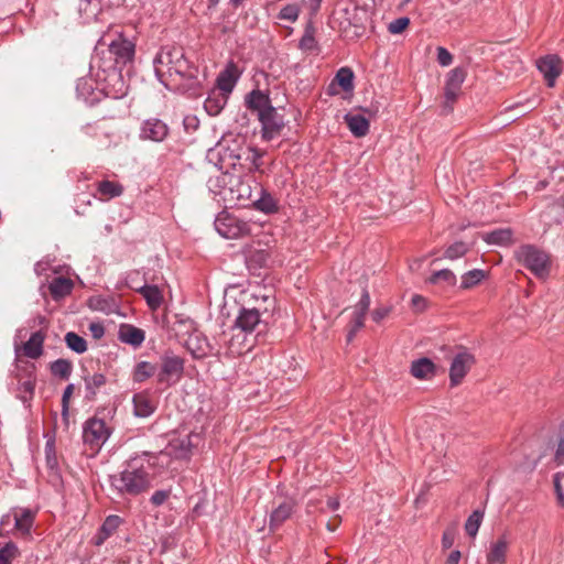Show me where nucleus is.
I'll list each match as a JSON object with an SVG mask.
<instances>
[{
  "label": "nucleus",
  "instance_id": "de8ad7c7",
  "mask_svg": "<svg viewBox=\"0 0 564 564\" xmlns=\"http://www.w3.org/2000/svg\"><path fill=\"white\" fill-rule=\"evenodd\" d=\"M460 91L458 90L445 88V100L443 104L444 112L448 113L453 110V105L457 100Z\"/></svg>",
  "mask_w": 564,
  "mask_h": 564
},
{
  "label": "nucleus",
  "instance_id": "a878e982",
  "mask_svg": "<svg viewBox=\"0 0 564 564\" xmlns=\"http://www.w3.org/2000/svg\"><path fill=\"white\" fill-rule=\"evenodd\" d=\"M236 73V67L234 65H230L219 74L217 78V86L220 90V94L228 97V95L232 91L237 80Z\"/></svg>",
  "mask_w": 564,
  "mask_h": 564
},
{
  "label": "nucleus",
  "instance_id": "a19ab883",
  "mask_svg": "<svg viewBox=\"0 0 564 564\" xmlns=\"http://www.w3.org/2000/svg\"><path fill=\"white\" fill-rule=\"evenodd\" d=\"M105 383L106 377L99 372L85 378L86 389L91 397L96 395L98 389L105 386Z\"/></svg>",
  "mask_w": 564,
  "mask_h": 564
},
{
  "label": "nucleus",
  "instance_id": "20e7f679",
  "mask_svg": "<svg viewBox=\"0 0 564 564\" xmlns=\"http://www.w3.org/2000/svg\"><path fill=\"white\" fill-rule=\"evenodd\" d=\"M517 260L536 276H544L549 273L550 258L547 253L532 245L520 247L516 251Z\"/></svg>",
  "mask_w": 564,
  "mask_h": 564
},
{
  "label": "nucleus",
  "instance_id": "680f3d73",
  "mask_svg": "<svg viewBox=\"0 0 564 564\" xmlns=\"http://www.w3.org/2000/svg\"><path fill=\"white\" fill-rule=\"evenodd\" d=\"M46 464L50 469H54L57 465V459L54 454H51V449L46 454Z\"/></svg>",
  "mask_w": 564,
  "mask_h": 564
},
{
  "label": "nucleus",
  "instance_id": "052dcab7",
  "mask_svg": "<svg viewBox=\"0 0 564 564\" xmlns=\"http://www.w3.org/2000/svg\"><path fill=\"white\" fill-rule=\"evenodd\" d=\"M339 508V501L336 498L329 497L326 500V509L329 511H336Z\"/></svg>",
  "mask_w": 564,
  "mask_h": 564
},
{
  "label": "nucleus",
  "instance_id": "7ed1b4c3",
  "mask_svg": "<svg viewBox=\"0 0 564 564\" xmlns=\"http://www.w3.org/2000/svg\"><path fill=\"white\" fill-rule=\"evenodd\" d=\"M155 73L161 82L164 75L176 74L182 77L192 76L189 64L184 56L182 47L165 46L154 58Z\"/></svg>",
  "mask_w": 564,
  "mask_h": 564
},
{
  "label": "nucleus",
  "instance_id": "8fccbe9b",
  "mask_svg": "<svg viewBox=\"0 0 564 564\" xmlns=\"http://www.w3.org/2000/svg\"><path fill=\"white\" fill-rule=\"evenodd\" d=\"M456 538V529L454 527H449L445 529L442 536V546L444 550H447L453 546Z\"/></svg>",
  "mask_w": 564,
  "mask_h": 564
},
{
  "label": "nucleus",
  "instance_id": "79ce46f5",
  "mask_svg": "<svg viewBox=\"0 0 564 564\" xmlns=\"http://www.w3.org/2000/svg\"><path fill=\"white\" fill-rule=\"evenodd\" d=\"M429 281L431 283L444 282L447 285H454L456 283V276L451 270L443 269V270L435 272L429 279Z\"/></svg>",
  "mask_w": 564,
  "mask_h": 564
},
{
  "label": "nucleus",
  "instance_id": "6e6d98bb",
  "mask_svg": "<svg viewBox=\"0 0 564 564\" xmlns=\"http://www.w3.org/2000/svg\"><path fill=\"white\" fill-rule=\"evenodd\" d=\"M554 458H555V462L558 465H563L564 464V436L561 437L560 441H558Z\"/></svg>",
  "mask_w": 564,
  "mask_h": 564
},
{
  "label": "nucleus",
  "instance_id": "c85d7f7f",
  "mask_svg": "<svg viewBox=\"0 0 564 564\" xmlns=\"http://www.w3.org/2000/svg\"><path fill=\"white\" fill-rule=\"evenodd\" d=\"M97 192L100 195L99 199L109 200L122 195L123 186L117 182L105 180L98 183Z\"/></svg>",
  "mask_w": 564,
  "mask_h": 564
},
{
  "label": "nucleus",
  "instance_id": "473e14b6",
  "mask_svg": "<svg viewBox=\"0 0 564 564\" xmlns=\"http://www.w3.org/2000/svg\"><path fill=\"white\" fill-rule=\"evenodd\" d=\"M156 372V366L149 361H140L137 364L133 370V381L143 382L151 378Z\"/></svg>",
  "mask_w": 564,
  "mask_h": 564
},
{
  "label": "nucleus",
  "instance_id": "5fc2aeb1",
  "mask_svg": "<svg viewBox=\"0 0 564 564\" xmlns=\"http://www.w3.org/2000/svg\"><path fill=\"white\" fill-rule=\"evenodd\" d=\"M169 498V492L164 490L155 491L151 497V502L155 506H161Z\"/></svg>",
  "mask_w": 564,
  "mask_h": 564
},
{
  "label": "nucleus",
  "instance_id": "9d476101",
  "mask_svg": "<svg viewBox=\"0 0 564 564\" xmlns=\"http://www.w3.org/2000/svg\"><path fill=\"white\" fill-rule=\"evenodd\" d=\"M231 337L227 341V349L230 356H239L250 350L256 341V337L242 329L231 327Z\"/></svg>",
  "mask_w": 564,
  "mask_h": 564
},
{
  "label": "nucleus",
  "instance_id": "c03bdc74",
  "mask_svg": "<svg viewBox=\"0 0 564 564\" xmlns=\"http://www.w3.org/2000/svg\"><path fill=\"white\" fill-rule=\"evenodd\" d=\"M19 554L18 547L14 543H8L0 549V564H11L12 560Z\"/></svg>",
  "mask_w": 564,
  "mask_h": 564
},
{
  "label": "nucleus",
  "instance_id": "4468645a",
  "mask_svg": "<svg viewBox=\"0 0 564 564\" xmlns=\"http://www.w3.org/2000/svg\"><path fill=\"white\" fill-rule=\"evenodd\" d=\"M262 323L257 308H241L236 318L234 329H242L252 335L253 330Z\"/></svg>",
  "mask_w": 564,
  "mask_h": 564
},
{
  "label": "nucleus",
  "instance_id": "0e129e2a",
  "mask_svg": "<svg viewBox=\"0 0 564 564\" xmlns=\"http://www.w3.org/2000/svg\"><path fill=\"white\" fill-rule=\"evenodd\" d=\"M240 189H239V198H242V197H250V186L249 185H245V184H240Z\"/></svg>",
  "mask_w": 564,
  "mask_h": 564
},
{
  "label": "nucleus",
  "instance_id": "5701e85b",
  "mask_svg": "<svg viewBox=\"0 0 564 564\" xmlns=\"http://www.w3.org/2000/svg\"><path fill=\"white\" fill-rule=\"evenodd\" d=\"M122 523L119 516L111 514L106 518L98 533L94 538L96 545H101L108 538H110Z\"/></svg>",
  "mask_w": 564,
  "mask_h": 564
},
{
  "label": "nucleus",
  "instance_id": "f704fd0d",
  "mask_svg": "<svg viewBox=\"0 0 564 564\" xmlns=\"http://www.w3.org/2000/svg\"><path fill=\"white\" fill-rule=\"evenodd\" d=\"M254 206L258 210L270 214L278 210V200L271 194L262 192L261 197L254 202Z\"/></svg>",
  "mask_w": 564,
  "mask_h": 564
},
{
  "label": "nucleus",
  "instance_id": "4be33fe9",
  "mask_svg": "<svg viewBox=\"0 0 564 564\" xmlns=\"http://www.w3.org/2000/svg\"><path fill=\"white\" fill-rule=\"evenodd\" d=\"M188 350L195 358H203L213 352V347L206 338H202V334L194 333L186 341Z\"/></svg>",
  "mask_w": 564,
  "mask_h": 564
},
{
  "label": "nucleus",
  "instance_id": "864d4df0",
  "mask_svg": "<svg viewBox=\"0 0 564 564\" xmlns=\"http://www.w3.org/2000/svg\"><path fill=\"white\" fill-rule=\"evenodd\" d=\"M437 62L442 66H448L453 62V55L445 47H437Z\"/></svg>",
  "mask_w": 564,
  "mask_h": 564
},
{
  "label": "nucleus",
  "instance_id": "e433bc0d",
  "mask_svg": "<svg viewBox=\"0 0 564 564\" xmlns=\"http://www.w3.org/2000/svg\"><path fill=\"white\" fill-rule=\"evenodd\" d=\"M65 341L67 347L77 354H83L87 350L86 340L74 332H68L65 335Z\"/></svg>",
  "mask_w": 564,
  "mask_h": 564
},
{
  "label": "nucleus",
  "instance_id": "4c0bfd02",
  "mask_svg": "<svg viewBox=\"0 0 564 564\" xmlns=\"http://www.w3.org/2000/svg\"><path fill=\"white\" fill-rule=\"evenodd\" d=\"M72 362L66 359H57L51 364V371L54 376L67 379L72 373Z\"/></svg>",
  "mask_w": 564,
  "mask_h": 564
},
{
  "label": "nucleus",
  "instance_id": "49530a36",
  "mask_svg": "<svg viewBox=\"0 0 564 564\" xmlns=\"http://www.w3.org/2000/svg\"><path fill=\"white\" fill-rule=\"evenodd\" d=\"M409 24H410V19L406 17H402V18L395 19L392 22H390L388 30L391 34H400L404 30H406Z\"/></svg>",
  "mask_w": 564,
  "mask_h": 564
},
{
  "label": "nucleus",
  "instance_id": "6ab92c4d",
  "mask_svg": "<svg viewBox=\"0 0 564 564\" xmlns=\"http://www.w3.org/2000/svg\"><path fill=\"white\" fill-rule=\"evenodd\" d=\"M295 503L292 500H285L273 509L270 516V530L274 531L280 528L285 520L293 513Z\"/></svg>",
  "mask_w": 564,
  "mask_h": 564
},
{
  "label": "nucleus",
  "instance_id": "13d9d810",
  "mask_svg": "<svg viewBox=\"0 0 564 564\" xmlns=\"http://www.w3.org/2000/svg\"><path fill=\"white\" fill-rule=\"evenodd\" d=\"M389 314V308L387 307H379V308H376L373 312H372V318L375 322L379 323L381 322L383 318H386Z\"/></svg>",
  "mask_w": 564,
  "mask_h": 564
},
{
  "label": "nucleus",
  "instance_id": "cd10ccee",
  "mask_svg": "<svg viewBox=\"0 0 564 564\" xmlns=\"http://www.w3.org/2000/svg\"><path fill=\"white\" fill-rule=\"evenodd\" d=\"M137 291L145 299L147 304L151 310L155 311L161 306L163 295L156 285H143Z\"/></svg>",
  "mask_w": 564,
  "mask_h": 564
},
{
  "label": "nucleus",
  "instance_id": "4d7b16f0",
  "mask_svg": "<svg viewBox=\"0 0 564 564\" xmlns=\"http://www.w3.org/2000/svg\"><path fill=\"white\" fill-rule=\"evenodd\" d=\"M89 330L94 338L99 339L104 336L105 329L104 326L99 323H91L89 325Z\"/></svg>",
  "mask_w": 564,
  "mask_h": 564
},
{
  "label": "nucleus",
  "instance_id": "b1692460",
  "mask_svg": "<svg viewBox=\"0 0 564 564\" xmlns=\"http://www.w3.org/2000/svg\"><path fill=\"white\" fill-rule=\"evenodd\" d=\"M350 132L357 137H365L369 131V121L359 113H347L344 118Z\"/></svg>",
  "mask_w": 564,
  "mask_h": 564
},
{
  "label": "nucleus",
  "instance_id": "58836bf2",
  "mask_svg": "<svg viewBox=\"0 0 564 564\" xmlns=\"http://www.w3.org/2000/svg\"><path fill=\"white\" fill-rule=\"evenodd\" d=\"M484 512L475 510L467 519L465 523V531L470 536H476L479 527L482 522Z\"/></svg>",
  "mask_w": 564,
  "mask_h": 564
},
{
  "label": "nucleus",
  "instance_id": "f8f14e48",
  "mask_svg": "<svg viewBox=\"0 0 564 564\" xmlns=\"http://www.w3.org/2000/svg\"><path fill=\"white\" fill-rule=\"evenodd\" d=\"M539 70L543 74L547 86L553 87L556 78L562 73V61L556 55H546L536 62Z\"/></svg>",
  "mask_w": 564,
  "mask_h": 564
},
{
  "label": "nucleus",
  "instance_id": "e2e57ef3",
  "mask_svg": "<svg viewBox=\"0 0 564 564\" xmlns=\"http://www.w3.org/2000/svg\"><path fill=\"white\" fill-rule=\"evenodd\" d=\"M340 523V517L339 516H336L335 518L330 519L327 524H326V528L330 531V532H334L338 525Z\"/></svg>",
  "mask_w": 564,
  "mask_h": 564
},
{
  "label": "nucleus",
  "instance_id": "412c9836",
  "mask_svg": "<svg viewBox=\"0 0 564 564\" xmlns=\"http://www.w3.org/2000/svg\"><path fill=\"white\" fill-rule=\"evenodd\" d=\"M118 337L122 343L138 347L144 341L145 334L135 326L123 324L119 328Z\"/></svg>",
  "mask_w": 564,
  "mask_h": 564
},
{
  "label": "nucleus",
  "instance_id": "423d86ee",
  "mask_svg": "<svg viewBox=\"0 0 564 564\" xmlns=\"http://www.w3.org/2000/svg\"><path fill=\"white\" fill-rule=\"evenodd\" d=\"M183 371L184 359L174 354H165L160 360L156 375L158 382L172 386L181 380Z\"/></svg>",
  "mask_w": 564,
  "mask_h": 564
},
{
  "label": "nucleus",
  "instance_id": "bb28decb",
  "mask_svg": "<svg viewBox=\"0 0 564 564\" xmlns=\"http://www.w3.org/2000/svg\"><path fill=\"white\" fill-rule=\"evenodd\" d=\"M44 335L35 332L30 339L23 345V354L32 359L39 358L43 352Z\"/></svg>",
  "mask_w": 564,
  "mask_h": 564
},
{
  "label": "nucleus",
  "instance_id": "ddd939ff",
  "mask_svg": "<svg viewBox=\"0 0 564 564\" xmlns=\"http://www.w3.org/2000/svg\"><path fill=\"white\" fill-rule=\"evenodd\" d=\"M370 306V295L367 290H364L361 294V299L356 305V311L354 313V317L349 323V330L347 335V340L350 341L355 337L356 333L364 327L365 317Z\"/></svg>",
  "mask_w": 564,
  "mask_h": 564
},
{
  "label": "nucleus",
  "instance_id": "9b49d317",
  "mask_svg": "<svg viewBox=\"0 0 564 564\" xmlns=\"http://www.w3.org/2000/svg\"><path fill=\"white\" fill-rule=\"evenodd\" d=\"M197 434L186 435L184 437L172 438L164 449V454L175 459H188L192 455L193 438H198Z\"/></svg>",
  "mask_w": 564,
  "mask_h": 564
},
{
  "label": "nucleus",
  "instance_id": "7c9ffc66",
  "mask_svg": "<svg viewBox=\"0 0 564 564\" xmlns=\"http://www.w3.org/2000/svg\"><path fill=\"white\" fill-rule=\"evenodd\" d=\"M73 282L70 279L58 276L50 284V292L54 299L63 297L72 292Z\"/></svg>",
  "mask_w": 564,
  "mask_h": 564
},
{
  "label": "nucleus",
  "instance_id": "6e6552de",
  "mask_svg": "<svg viewBox=\"0 0 564 564\" xmlns=\"http://www.w3.org/2000/svg\"><path fill=\"white\" fill-rule=\"evenodd\" d=\"M109 436L106 423L100 419H90L85 423L83 438L91 449L98 451Z\"/></svg>",
  "mask_w": 564,
  "mask_h": 564
},
{
  "label": "nucleus",
  "instance_id": "f03ea898",
  "mask_svg": "<svg viewBox=\"0 0 564 564\" xmlns=\"http://www.w3.org/2000/svg\"><path fill=\"white\" fill-rule=\"evenodd\" d=\"M153 481L151 466L129 465L119 475L111 476V486L122 495L137 496L148 491Z\"/></svg>",
  "mask_w": 564,
  "mask_h": 564
},
{
  "label": "nucleus",
  "instance_id": "2eb2a0df",
  "mask_svg": "<svg viewBox=\"0 0 564 564\" xmlns=\"http://www.w3.org/2000/svg\"><path fill=\"white\" fill-rule=\"evenodd\" d=\"M133 402V413L138 417H148L154 413L156 410V401L154 398L148 392L142 391L135 393L132 399Z\"/></svg>",
  "mask_w": 564,
  "mask_h": 564
},
{
  "label": "nucleus",
  "instance_id": "dca6fc26",
  "mask_svg": "<svg viewBox=\"0 0 564 564\" xmlns=\"http://www.w3.org/2000/svg\"><path fill=\"white\" fill-rule=\"evenodd\" d=\"M508 547L509 540L506 534H502L491 543L487 553V564H506Z\"/></svg>",
  "mask_w": 564,
  "mask_h": 564
},
{
  "label": "nucleus",
  "instance_id": "3c124183",
  "mask_svg": "<svg viewBox=\"0 0 564 564\" xmlns=\"http://www.w3.org/2000/svg\"><path fill=\"white\" fill-rule=\"evenodd\" d=\"M316 46V41L310 31H306L300 41V48L303 51H312Z\"/></svg>",
  "mask_w": 564,
  "mask_h": 564
},
{
  "label": "nucleus",
  "instance_id": "393cba45",
  "mask_svg": "<svg viewBox=\"0 0 564 564\" xmlns=\"http://www.w3.org/2000/svg\"><path fill=\"white\" fill-rule=\"evenodd\" d=\"M34 518L35 512L31 509H21L19 511H14L13 519L15 530H18L21 534H29L33 525Z\"/></svg>",
  "mask_w": 564,
  "mask_h": 564
},
{
  "label": "nucleus",
  "instance_id": "1a4fd4ad",
  "mask_svg": "<svg viewBox=\"0 0 564 564\" xmlns=\"http://www.w3.org/2000/svg\"><path fill=\"white\" fill-rule=\"evenodd\" d=\"M18 380V395L23 402H29L33 399L36 376L34 364H28L19 369L17 376Z\"/></svg>",
  "mask_w": 564,
  "mask_h": 564
},
{
  "label": "nucleus",
  "instance_id": "f3484780",
  "mask_svg": "<svg viewBox=\"0 0 564 564\" xmlns=\"http://www.w3.org/2000/svg\"><path fill=\"white\" fill-rule=\"evenodd\" d=\"M109 50L116 56V61L123 64L132 61L134 55V44L127 39L120 37L111 42Z\"/></svg>",
  "mask_w": 564,
  "mask_h": 564
},
{
  "label": "nucleus",
  "instance_id": "37998d69",
  "mask_svg": "<svg viewBox=\"0 0 564 564\" xmlns=\"http://www.w3.org/2000/svg\"><path fill=\"white\" fill-rule=\"evenodd\" d=\"M300 6L296 3L288 4L281 9L279 13V19L285 20L289 22H295L300 14Z\"/></svg>",
  "mask_w": 564,
  "mask_h": 564
},
{
  "label": "nucleus",
  "instance_id": "09e8293b",
  "mask_svg": "<svg viewBox=\"0 0 564 564\" xmlns=\"http://www.w3.org/2000/svg\"><path fill=\"white\" fill-rule=\"evenodd\" d=\"M74 390H75L74 384H68L65 388L63 397H62V415L65 421H67V417H68V404H69V399L72 398V395L74 393Z\"/></svg>",
  "mask_w": 564,
  "mask_h": 564
},
{
  "label": "nucleus",
  "instance_id": "39448f33",
  "mask_svg": "<svg viewBox=\"0 0 564 564\" xmlns=\"http://www.w3.org/2000/svg\"><path fill=\"white\" fill-rule=\"evenodd\" d=\"M217 232L227 239H239L250 234L248 223L229 213H220L215 220Z\"/></svg>",
  "mask_w": 564,
  "mask_h": 564
},
{
  "label": "nucleus",
  "instance_id": "f257e3e1",
  "mask_svg": "<svg viewBox=\"0 0 564 564\" xmlns=\"http://www.w3.org/2000/svg\"><path fill=\"white\" fill-rule=\"evenodd\" d=\"M247 108L257 115L261 122L262 139L271 141L282 134L285 127L283 116L279 115L276 109L271 105V100L267 94L259 89H254L246 96Z\"/></svg>",
  "mask_w": 564,
  "mask_h": 564
},
{
  "label": "nucleus",
  "instance_id": "72a5a7b5",
  "mask_svg": "<svg viewBox=\"0 0 564 564\" xmlns=\"http://www.w3.org/2000/svg\"><path fill=\"white\" fill-rule=\"evenodd\" d=\"M488 243L509 245L512 242V231L509 228L497 229L486 235Z\"/></svg>",
  "mask_w": 564,
  "mask_h": 564
},
{
  "label": "nucleus",
  "instance_id": "2f4dec72",
  "mask_svg": "<svg viewBox=\"0 0 564 564\" xmlns=\"http://www.w3.org/2000/svg\"><path fill=\"white\" fill-rule=\"evenodd\" d=\"M337 84L345 91H351L354 88V72L349 67H341L336 73L332 86Z\"/></svg>",
  "mask_w": 564,
  "mask_h": 564
},
{
  "label": "nucleus",
  "instance_id": "c756f323",
  "mask_svg": "<svg viewBox=\"0 0 564 564\" xmlns=\"http://www.w3.org/2000/svg\"><path fill=\"white\" fill-rule=\"evenodd\" d=\"M228 97L218 93L213 94L207 97V99L204 102V108L210 116H217L220 113V111L224 109L225 105L227 104Z\"/></svg>",
  "mask_w": 564,
  "mask_h": 564
},
{
  "label": "nucleus",
  "instance_id": "a18cd8bd",
  "mask_svg": "<svg viewBox=\"0 0 564 564\" xmlns=\"http://www.w3.org/2000/svg\"><path fill=\"white\" fill-rule=\"evenodd\" d=\"M468 251V247L459 241L449 246L445 251V257L451 260H455L459 257H463Z\"/></svg>",
  "mask_w": 564,
  "mask_h": 564
},
{
  "label": "nucleus",
  "instance_id": "69168bd1",
  "mask_svg": "<svg viewBox=\"0 0 564 564\" xmlns=\"http://www.w3.org/2000/svg\"><path fill=\"white\" fill-rule=\"evenodd\" d=\"M10 523V514H6L1 518L0 525L4 527Z\"/></svg>",
  "mask_w": 564,
  "mask_h": 564
},
{
  "label": "nucleus",
  "instance_id": "bf43d9fd",
  "mask_svg": "<svg viewBox=\"0 0 564 564\" xmlns=\"http://www.w3.org/2000/svg\"><path fill=\"white\" fill-rule=\"evenodd\" d=\"M460 557H462L460 551L454 550L448 554V556L445 561V564H458L460 561Z\"/></svg>",
  "mask_w": 564,
  "mask_h": 564
},
{
  "label": "nucleus",
  "instance_id": "774afa93",
  "mask_svg": "<svg viewBox=\"0 0 564 564\" xmlns=\"http://www.w3.org/2000/svg\"><path fill=\"white\" fill-rule=\"evenodd\" d=\"M423 301H424V300H423V297H422V296H420V295H415V296H413V299H412V302H413V304H414V305H417V304H420V303H421V302H423Z\"/></svg>",
  "mask_w": 564,
  "mask_h": 564
},
{
  "label": "nucleus",
  "instance_id": "603ef678",
  "mask_svg": "<svg viewBox=\"0 0 564 564\" xmlns=\"http://www.w3.org/2000/svg\"><path fill=\"white\" fill-rule=\"evenodd\" d=\"M563 477H564V475H562L560 473L554 475V489L556 492L557 502L562 507H564V492H563V488H562V484H561V480Z\"/></svg>",
  "mask_w": 564,
  "mask_h": 564
},
{
  "label": "nucleus",
  "instance_id": "c9c22d12",
  "mask_svg": "<svg viewBox=\"0 0 564 564\" xmlns=\"http://www.w3.org/2000/svg\"><path fill=\"white\" fill-rule=\"evenodd\" d=\"M465 77H466V72L463 68L456 67V68L452 69L447 75L445 88L455 89V90L460 91L462 84L464 83Z\"/></svg>",
  "mask_w": 564,
  "mask_h": 564
},
{
  "label": "nucleus",
  "instance_id": "ea45409f",
  "mask_svg": "<svg viewBox=\"0 0 564 564\" xmlns=\"http://www.w3.org/2000/svg\"><path fill=\"white\" fill-rule=\"evenodd\" d=\"M485 276V271L478 269L471 270L462 276L460 286L466 290L471 289L473 286L477 285L481 280H484Z\"/></svg>",
  "mask_w": 564,
  "mask_h": 564
},
{
  "label": "nucleus",
  "instance_id": "a211bd4d",
  "mask_svg": "<svg viewBox=\"0 0 564 564\" xmlns=\"http://www.w3.org/2000/svg\"><path fill=\"white\" fill-rule=\"evenodd\" d=\"M141 135L143 139L160 142L167 135V127L159 119H151L144 122Z\"/></svg>",
  "mask_w": 564,
  "mask_h": 564
},
{
  "label": "nucleus",
  "instance_id": "338daca9",
  "mask_svg": "<svg viewBox=\"0 0 564 564\" xmlns=\"http://www.w3.org/2000/svg\"><path fill=\"white\" fill-rule=\"evenodd\" d=\"M308 1H310L311 6H312V8L314 10H317L319 8L321 2H322V0H308Z\"/></svg>",
  "mask_w": 564,
  "mask_h": 564
},
{
  "label": "nucleus",
  "instance_id": "aec40b11",
  "mask_svg": "<svg viewBox=\"0 0 564 564\" xmlns=\"http://www.w3.org/2000/svg\"><path fill=\"white\" fill-rule=\"evenodd\" d=\"M435 372L436 367L434 362L426 357L414 360L411 364V375L416 379H432L435 376Z\"/></svg>",
  "mask_w": 564,
  "mask_h": 564
},
{
  "label": "nucleus",
  "instance_id": "0eeeda50",
  "mask_svg": "<svg viewBox=\"0 0 564 564\" xmlns=\"http://www.w3.org/2000/svg\"><path fill=\"white\" fill-rule=\"evenodd\" d=\"M476 364L475 356L465 347H460L454 356L449 368V381L452 386H458Z\"/></svg>",
  "mask_w": 564,
  "mask_h": 564
}]
</instances>
